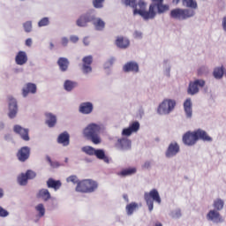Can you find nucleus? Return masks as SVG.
I'll return each instance as SVG.
<instances>
[{
  "instance_id": "16",
  "label": "nucleus",
  "mask_w": 226,
  "mask_h": 226,
  "mask_svg": "<svg viewBox=\"0 0 226 226\" xmlns=\"http://www.w3.org/2000/svg\"><path fill=\"white\" fill-rule=\"evenodd\" d=\"M83 67L82 71L83 73H91L93 72V68H91V64H93V56H87L83 57Z\"/></svg>"
},
{
  "instance_id": "20",
  "label": "nucleus",
  "mask_w": 226,
  "mask_h": 226,
  "mask_svg": "<svg viewBox=\"0 0 226 226\" xmlns=\"http://www.w3.org/2000/svg\"><path fill=\"white\" fill-rule=\"evenodd\" d=\"M15 62L18 64L19 66H22L23 64H26L27 63V55L26 54L25 51H19L16 57H15Z\"/></svg>"
},
{
  "instance_id": "13",
  "label": "nucleus",
  "mask_w": 226,
  "mask_h": 226,
  "mask_svg": "<svg viewBox=\"0 0 226 226\" xmlns=\"http://www.w3.org/2000/svg\"><path fill=\"white\" fill-rule=\"evenodd\" d=\"M140 130V124L138 121L132 122L128 128H125L122 132V135L130 137L132 133H137Z\"/></svg>"
},
{
  "instance_id": "44",
  "label": "nucleus",
  "mask_w": 226,
  "mask_h": 226,
  "mask_svg": "<svg viewBox=\"0 0 226 226\" xmlns=\"http://www.w3.org/2000/svg\"><path fill=\"white\" fill-rule=\"evenodd\" d=\"M0 216H8V211L4 210V208H3L2 207H0Z\"/></svg>"
},
{
  "instance_id": "57",
  "label": "nucleus",
  "mask_w": 226,
  "mask_h": 226,
  "mask_svg": "<svg viewBox=\"0 0 226 226\" xmlns=\"http://www.w3.org/2000/svg\"><path fill=\"white\" fill-rule=\"evenodd\" d=\"M50 45H51V47H54V44L51 43Z\"/></svg>"
},
{
  "instance_id": "24",
  "label": "nucleus",
  "mask_w": 226,
  "mask_h": 226,
  "mask_svg": "<svg viewBox=\"0 0 226 226\" xmlns=\"http://www.w3.org/2000/svg\"><path fill=\"white\" fill-rule=\"evenodd\" d=\"M79 112L81 114H91V112H93V103L82 102L79 105Z\"/></svg>"
},
{
  "instance_id": "45",
  "label": "nucleus",
  "mask_w": 226,
  "mask_h": 226,
  "mask_svg": "<svg viewBox=\"0 0 226 226\" xmlns=\"http://www.w3.org/2000/svg\"><path fill=\"white\" fill-rule=\"evenodd\" d=\"M133 36H134V38L140 39V38H142V32L135 31L133 34Z\"/></svg>"
},
{
  "instance_id": "40",
  "label": "nucleus",
  "mask_w": 226,
  "mask_h": 226,
  "mask_svg": "<svg viewBox=\"0 0 226 226\" xmlns=\"http://www.w3.org/2000/svg\"><path fill=\"white\" fill-rule=\"evenodd\" d=\"M23 26L26 33H31V31L33 30V23H31V21H26L23 24Z\"/></svg>"
},
{
  "instance_id": "32",
  "label": "nucleus",
  "mask_w": 226,
  "mask_h": 226,
  "mask_svg": "<svg viewBox=\"0 0 226 226\" xmlns=\"http://www.w3.org/2000/svg\"><path fill=\"white\" fill-rule=\"evenodd\" d=\"M64 87L65 91H72L73 89H75V87H77V82L72 80H65Z\"/></svg>"
},
{
  "instance_id": "11",
  "label": "nucleus",
  "mask_w": 226,
  "mask_h": 226,
  "mask_svg": "<svg viewBox=\"0 0 226 226\" xmlns=\"http://www.w3.org/2000/svg\"><path fill=\"white\" fill-rule=\"evenodd\" d=\"M31 156V148L29 147H22L17 153V158L19 162H26Z\"/></svg>"
},
{
  "instance_id": "26",
  "label": "nucleus",
  "mask_w": 226,
  "mask_h": 226,
  "mask_svg": "<svg viewBox=\"0 0 226 226\" xmlns=\"http://www.w3.org/2000/svg\"><path fill=\"white\" fill-rule=\"evenodd\" d=\"M57 64L61 72H66L68 70V66H70V61L66 57H60L57 60Z\"/></svg>"
},
{
  "instance_id": "54",
  "label": "nucleus",
  "mask_w": 226,
  "mask_h": 226,
  "mask_svg": "<svg viewBox=\"0 0 226 226\" xmlns=\"http://www.w3.org/2000/svg\"><path fill=\"white\" fill-rule=\"evenodd\" d=\"M108 63H109V64H114V59H110V60H109V62Z\"/></svg>"
},
{
  "instance_id": "35",
  "label": "nucleus",
  "mask_w": 226,
  "mask_h": 226,
  "mask_svg": "<svg viewBox=\"0 0 226 226\" xmlns=\"http://www.w3.org/2000/svg\"><path fill=\"white\" fill-rule=\"evenodd\" d=\"M28 180L29 179L27 178L26 175L24 173H21L18 177V183H19V185H20V186H26V185H27Z\"/></svg>"
},
{
  "instance_id": "31",
  "label": "nucleus",
  "mask_w": 226,
  "mask_h": 226,
  "mask_svg": "<svg viewBox=\"0 0 226 226\" xmlns=\"http://www.w3.org/2000/svg\"><path fill=\"white\" fill-rule=\"evenodd\" d=\"M94 26L97 31H103L105 29V21L102 19H96L94 21Z\"/></svg>"
},
{
  "instance_id": "5",
  "label": "nucleus",
  "mask_w": 226,
  "mask_h": 226,
  "mask_svg": "<svg viewBox=\"0 0 226 226\" xmlns=\"http://www.w3.org/2000/svg\"><path fill=\"white\" fill-rule=\"evenodd\" d=\"M98 190V182L93 179H85L78 183L76 192L79 193H93Z\"/></svg>"
},
{
  "instance_id": "41",
  "label": "nucleus",
  "mask_w": 226,
  "mask_h": 226,
  "mask_svg": "<svg viewBox=\"0 0 226 226\" xmlns=\"http://www.w3.org/2000/svg\"><path fill=\"white\" fill-rule=\"evenodd\" d=\"M50 21L49 20V18H43L38 22L39 27H43L45 26H49Z\"/></svg>"
},
{
  "instance_id": "43",
  "label": "nucleus",
  "mask_w": 226,
  "mask_h": 226,
  "mask_svg": "<svg viewBox=\"0 0 226 226\" xmlns=\"http://www.w3.org/2000/svg\"><path fill=\"white\" fill-rule=\"evenodd\" d=\"M25 175L26 176L27 179H34L36 177V173L34 171L28 170Z\"/></svg>"
},
{
  "instance_id": "33",
  "label": "nucleus",
  "mask_w": 226,
  "mask_h": 226,
  "mask_svg": "<svg viewBox=\"0 0 226 226\" xmlns=\"http://www.w3.org/2000/svg\"><path fill=\"white\" fill-rule=\"evenodd\" d=\"M137 172V169L135 168H129L123 170L120 173H118V176H122L123 177H125V176H132Z\"/></svg>"
},
{
  "instance_id": "39",
  "label": "nucleus",
  "mask_w": 226,
  "mask_h": 226,
  "mask_svg": "<svg viewBox=\"0 0 226 226\" xmlns=\"http://www.w3.org/2000/svg\"><path fill=\"white\" fill-rule=\"evenodd\" d=\"M67 183H72L73 185H79L80 181L79 180V177L75 175H72L69 177L66 178Z\"/></svg>"
},
{
  "instance_id": "34",
  "label": "nucleus",
  "mask_w": 226,
  "mask_h": 226,
  "mask_svg": "<svg viewBox=\"0 0 226 226\" xmlns=\"http://www.w3.org/2000/svg\"><path fill=\"white\" fill-rule=\"evenodd\" d=\"M139 208V204L132 202L126 206L127 215H132Z\"/></svg>"
},
{
  "instance_id": "7",
  "label": "nucleus",
  "mask_w": 226,
  "mask_h": 226,
  "mask_svg": "<svg viewBox=\"0 0 226 226\" xmlns=\"http://www.w3.org/2000/svg\"><path fill=\"white\" fill-rule=\"evenodd\" d=\"M193 15H195V11L192 9L177 8L170 11L171 19H175L176 20H186V19H190Z\"/></svg>"
},
{
  "instance_id": "53",
  "label": "nucleus",
  "mask_w": 226,
  "mask_h": 226,
  "mask_svg": "<svg viewBox=\"0 0 226 226\" xmlns=\"http://www.w3.org/2000/svg\"><path fill=\"white\" fill-rule=\"evenodd\" d=\"M47 160L50 163V165H52V160L50 159V157H47Z\"/></svg>"
},
{
  "instance_id": "19",
  "label": "nucleus",
  "mask_w": 226,
  "mask_h": 226,
  "mask_svg": "<svg viewBox=\"0 0 226 226\" xmlns=\"http://www.w3.org/2000/svg\"><path fill=\"white\" fill-rule=\"evenodd\" d=\"M123 70L124 72H125V73H128L130 72H132L133 73H138L139 64H137L136 62H128L124 65Z\"/></svg>"
},
{
  "instance_id": "14",
  "label": "nucleus",
  "mask_w": 226,
  "mask_h": 226,
  "mask_svg": "<svg viewBox=\"0 0 226 226\" xmlns=\"http://www.w3.org/2000/svg\"><path fill=\"white\" fill-rule=\"evenodd\" d=\"M179 151H180V147L177 142L170 143L165 153L166 158H172V156H176V154H177Z\"/></svg>"
},
{
  "instance_id": "49",
  "label": "nucleus",
  "mask_w": 226,
  "mask_h": 226,
  "mask_svg": "<svg viewBox=\"0 0 226 226\" xmlns=\"http://www.w3.org/2000/svg\"><path fill=\"white\" fill-rule=\"evenodd\" d=\"M150 167H151V162H146L143 164V169H150Z\"/></svg>"
},
{
  "instance_id": "3",
  "label": "nucleus",
  "mask_w": 226,
  "mask_h": 226,
  "mask_svg": "<svg viewBox=\"0 0 226 226\" xmlns=\"http://www.w3.org/2000/svg\"><path fill=\"white\" fill-rule=\"evenodd\" d=\"M102 127L96 124H90L83 130V135L87 140H91L93 144H100L102 139H100V131Z\"/></svg>"
},
{
  "instance_id": "9",
  "label": "nucleus",
  "mask_w": 226,
  "mask_h": 226,
  "mask_svg": "<svg viewBox=\"0 0 226 226\" xmlns=\"http://www.w3.org/2000/svg\"><path fill=\"white\" fill-rule=\"evenodd\" d=\"M206 86V81L202 79H196L189 84L188 94H197L199 93V87H204Z\"/></svg>"
},
{
  "instance_id": "28",
  "label": "nucleus",
  "mask_w": 226,
  "mask_h": 226,
  "mask_svg": "<svg viewBox=\"0 0 226 226\" xmlns=\"http://www.w3.org/2000/svg\"><path fill=\"white\" fill-rule=\"evenodd\" d=\"M50 192L47 189H41L37 193V199H42L45 202H47V200H50Z\"/></svg>"
},
{
  "instance_id": "37",
  "label": "nucleus",
  "mask_w": 226,
  "mask_h": 226,
  "mask_svg": "<svg viewBox=\"0 0 226 226\" xmlns=\"http://www.w3.org/2000/svg\"><path fill=\"white\" fill-rule=\"evenodd\" d=\"M215 79H222L223 77V67H217L214 70Z\"/></svg>"
},
{
  "instance_id": "29",
  "label": "nucleus",
  "mask_w": 226,
  "mask_h": 226,
  "mask_svg": "<svg viewBox=\"0 0 226 226\" xmlns=\"http://www.w3.org/2000/svg\"><path fill=\"white\" fill-rule=\"evenodd\" d=\"M94 156H96L98 160H103L106 163H109V157L105 155V151L102 149H95Z\"/></svg>"
},
{
  "instance_id": "56",
  "label": "nucleus",
  "mask_w": 226,
  "mask_h": 226,
  "mask_svg": "<svg viewBox=\"0 0 226 226\" xmlns=\"http://www.w3.org/2000/svg\"><path fill=\"white\" fill-rule=\"evenodd\" d=\"M155 226H162V223L157 222V223L155 224Z\"/></svg>"
},
{
  "instance_id": "36",
  "label": "nucleus",
  "mask_w": 226,
  "mask_h": 226,
  "mask_svg": "<svg viewBox=\"0 0 226 226\" xmlns=\"http://www.w3.org/2000/svg\"><path fill=\"white\" fill-rule=\"evenodd\" d=\"M82 151L83 153H86V154H88V156H94L96 149L93 147H83Z\"/></svg>"
},
{
  "instance_id": "4",
  "label": "nucleus",
  "mask_w": 226,
  "mask_h": 226,
  "mask_svg": "<svg viewBox=\"0 0 226 226\" xmlns=\"http://www.w3.org/2000/svg\"><path fill=\"white\" fill-rule=\"evenodd\" d=\"M224 202L222 199H217L214 201V207L216 210H210L207 215V220H211L212 222H215V223L223 222V217L220 215L218 211H222L223 209Z\"/></svg>"
},
{
  "instance_id": "27",
  "label": "nucleus",
  "mask_w": 226,
  "mask_h": 226,
  "mask_svg": "<svg viewBox=\"0 0 226 226\" xmlns=\"http://www.w3.org/2000/svg\"><path fill=\"white\" fill-rule=\"evenodd\" d=\"M184 110L186 114L187 117H192V99L188 98L184 102Z\"/></svg>"
},
{
  "instance_id": "52",
  "label": "nucleus",
  "mask_w": 226,
  "mask_h": 226,
  "mask_svg": "<svg viewBox=\"0 0 226 226\" xmlns=\"http://www.w3.org/2000/svg\"><path fill=\"white\" fill-rule=\"evenodd\" d=\"M179 1H181V0H173V4H179Z\"/></svg>"
},
{
  "instance_id": "38",
  "label": "nucleus",
  "mask_w": 226,
  "mask_h": 226,
  "mask_svg": "<svg viewBox=\"0 0 226 226\" xmlns=\"http://www.w3.org/2000/svg\"><path fill=\"white\" fill-rule=\"evenodd\" d=\"M36 212L39 213V216L41 218L42 216H45V207L43 204L40 203L35 207Z\"/></svg>"
},
{
  "instance_id": "22",
  "label": "nucleus",
  "mask_w": 226,
  "mask_h": 226,
  "mask_svg": "<svg viewBox=\"0 0 226 226\" xmlns=\"http://www.w3.org/2000/svg\"><path fill=\"white\" fill-rule=\"evenodd\" d=\"M45 117L46 124H48L49 128H54V126H56V123H57V117L52 113H46Z\"/></svg>"
},
{
  "instance_id": "55",
  "label": "nucleus",
  "mask_w": 226,
  "mask_h": 226,
  "mask_svg": "<svg viewBox=\"0 0 226 226\" xmlns=\"http://www.w3.org/2000/svg\"><path fill=\"white\" fill-rule=\"evenodd\" d=\"M181 216V212H177V218H179Z\"/></svg>"
},
{
  "instance_id": "17",
  "label": "nucleus",
  "mask_w": 226,
  "mask_h": 226,
  "mask_svg": "<svg viewBox=\"0 0 226 226\" xmlns=\"http://www.w3.org/2000/svg\"><path fill=\"white\" fill-rule=\"evenodd\" d=\"M13 130L15 133H17L18 135H20L23 140H26V141L29 140V130L20 125H14Z\"/></svg>"
},
{
  "instance_id": "18",
  "label": "nucleus",
  "mask_w": 226,
  "mask_h": 226,
  "mask_svg": "<svg viewBox=\"0 0 226 226\" xmlns=\"http://www.w3.org/2000/svg\"><path fill=\"white\" fill-rule=\"evenodd\" d=\"M115 45H117L118 49H128V47H130V40L126 37L118 36L115 41Z\"/></svg>"
},
{
  "instance_id": "15",
  "label": "nucleus",
  "mask_w": 226,
  "mask_h": 226,
  "mask_svg": "<svg viewBox=\"0 0 226 226\" xmlns=\"http://www.w3.org/2000/svg\"><path fill=\"white\" fill-rule=\"evenodd\" d=\"M116 146L121 151H128V149L132 148V141L126 138H123L117 140Z\"/></svg>"
},
{
  "instance_id": "48",
  "label": "nucleus",
  "mask_w": 226,
  "mask_h": 226,
  "mask_svg": "<svg viewBox=\"0 0 226 226\" xmlns=\"http://www.w3.org/2000/svg\"><path fill=\"white\" fill-rule=\"evenodd\" d=\"M26 47H31V45H33V40L31 38L26 39Z\"/></svg>"
},
{
  "instance_id": "47",
  "label": "nucleus",
  "mask_w": 226,
  "mask_h": 226,
  "mask_svg": "<svg viewBox=\"0 0 226 226\" xmlns=\"http://www.w3.org/2000/svg\"><path fill=\"white\" fill-rule=\"evenodd\" d=\"M62 45L64 47H66V45H68V38H66V37L62 38Z\"/></svg>"
},
{
  "instance_id": "1",
  "label": "nucleus",
  "mask_w": 226,
  "mask_h": 226,
  "mask_svg": "<svg viewBox=\"0 0 226 226\" xmlns=\"http://www.w3.org/2000/svg\"><path fill=\"white\" fill-rule=\"evenodd\" d=\"M125 6H131L133 8V15H140L144 20H149L156 17L157 13L162 14L170 10L169 4H163V0H152V4L149 6V10L146 11L147 4L143 0H139L138 4L136 0H121Z\"/></svg>"
},
{
  "instance_id": "46",
  "label": "nucleus",
  "mask_w": 226,
  "mask_h": 226,
  "mask_svg": "<svg viewBox=\"0 0 226 226\" xmlns=\"http://www.w3.org/2000/svg\"><path fill=\"white\" fill-rule=\"evenodd\" d=\"M71 41H72V43H77V41H79V37L72 35L70 37Z\"/></svg>"
},
{
  "instance_id": "51",
  "label": "nucleus",
  "mask_w": 226,
  "mask_h": 226,
  "mask_svg": "<svg viewBox=\"0 0 226 226\" xmlns=\"http://www.w3.org/2000/svg\"><path fill=\"white\" fill-rule=\"evenodd\" d=\"M4 193L3 192V189L0 188V199H3Z\"/></svg>"
},
{
  "instance_id": "2",
  "label": "nucleus",
  "mask_w": 226,
  "mask_h": 226,
  "mask_svg": "<svg viewBox=\"0 0 226 226\" xmlns=\"http://www.w3.org/2000/svg\"><path fill=\"white\" fill-rule=\"evenodd\" d=\"M182 140L185 146H195L198 140L204 142H211L213 138L206 132V131L198 129L193 132H187L183 135Z\"/></svg>"
},
{
  "instance_id": "30",
  "label": "nucleus",
  "mask_w": 226,
  "mask_h": 226,
  "mask_svg": "<svg viewBox=\"0 0 226 226\" xmlns=\"http://www.w3.org/2000/svg\"><path fill=\"white\" fill-rule=\"evenodd\" d=\"M183 6L186 8H191L192 10H197L198 4L195 0H182Z\"/></svg>"
},
{
  "instance_id": "21",
  "label": "nucleus",
  "mask_w": 226,
  "mask_h": 226,
  "mask_svg": "<svg viewBox=\"0 0 226 226\" xmlns=\"http://www.w3.org/2000/svg\"><path fill=\"white\" fill-rule=\"evenodd\" d=\"M57 143L63 146H70V134L67 132H62L57 138Z\"/></svg>"
},
{
  "instance_id": "8",
  "label": "nucleus",
  "mask_w": 226,
  "mask_h": 226,
  "mask_svg": "<svg viewBox=\"0 0 226 226\" xmlns=\"http://www.w3.org/2000/svg\"><path fill=\"white\" fill-rule=\"evenodd\" d=\"M174 107H176V101L166 99L159 105L157 112L161 115L170 114Z\"/></svg>"
},
{
  "instance_id": "25",
  "label": "nucleus",
  "mask_w": 226,
  "mask_h": 226,
  "mask_svg": "<svg viewBox=\"0 0 226 226\" xmlns=\"http://www.w3.org/2000/svg\"><path fill=\"white\" fill-rule=\"evenodd\" d=\"M29 93L34 94L36 93V85L33 83H27L26 87L22 89V94L24 97L27 96Z\"/></svg>"
},
{
  "instance_id": "23",
  "label": "nucleus",
  "mask_w": 226,
  "mask_h": 226,
  "mask_svg": "<svg viewBox=\"0 0 226 226\" xmlns=\"http://www.w3.org/2000/svg\"><path fill=\"white\" fill-rule=\"evenodd\" d=\"M62 185H63V184L61 183L60 180H55L54 178H49L47 181V187L53 188V190H55V192H57V190H59V188H61Z\"/></svg>"
},
{
  "instance_id": "10",
  "label": "nucleus",
  "mask_w": 226,
  "mask_h": 226,
  "mask_svg": "<svg viewBox=\"0 0 226 226\" xmlns=\"http://www.w3.org/2000/svg\"><path fill=\"white\" fill-rule=\"evenodd\" d=\"M17 112H19V107L17 106V100L13 97H9V113L8 116L10 119H13L17 117Z\"/></svg>"
},
{
  "instance_id": "12",
  "label": "nucleus",
  "mask_w": 226,
  "mask_h": 226,
  "mask_svg": "<svg viewBox=\"0 0 226 226\" xmlns=\"http://www.w3.org/2000/svg\"><path fill=\"white\" fill-rule=\"evenodd\" d=\"M94 18L89 13L81 15L76 21V24L79 27H86L89 22H93Z\"/></svg>"
},
{
  "instance_id": "50",
  "label": "nucleus",
  "mask_w": 226,
  "mask_h": 226,
  "mask_svg": "<svg viewBox=\"0 0 226 226\" xmlns=\"http://www.w3.org/2000/svg\"><path fill=\"white\" fill-rule=\"evenodd\" d=\"M83 43H84L85 45H89V39H88L87 37L84 38Z\"/></svg>"
},
{
  "instance_id": "42",
  "label": "nucleus",
  "mask_w": 226,
  "mask_h": 226,
  "mask_svg": "<svg viewBox=\"0 0 226 226\" xmlns=\"http://www.w3.org/2000/svg\"><path fill=\"white\" fill-rule=\"evenodd\" d=\"M105 0H94L93 4L95 8H103V3Z\"/></svg>"
},
{
  "instance_id": "6",
  "label": "nucleus",
  "mask_w": 226,
  "mask_h": 226,
  "mask_svg": "<svg viewBox=\"0 0 226 226\" xmlns=\"http://www.w3.org/2000/svg\"><path fill=\"white\" fill-rule=\"evenodd\" d=\"M144 199L146 200L147 206H148L149 211H153L154 202H157V204H162L160 192H158V190L156 189H152L149 192H145Z\"/></svg>"
}]
</instances>
